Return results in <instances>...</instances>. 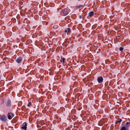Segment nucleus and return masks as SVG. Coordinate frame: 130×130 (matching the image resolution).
Wrapping results in <instances>:
<instances>
[{
    "label": "nucleus",
    "instance_id": "nucleus-1",
    "mask_svg": "<svg viewBox=\"0 0 130 130\" xmlns=\"http://www.w3.org/2000/svg\"><path fill=\"white\" fill-rule=\"evenodd\" d=\"M68 14V11L67 10V9H64L62 10L60 12V15L62 16H66Z\"/></svg>",
    "mask_w": 130,
    "mask_h": 130
},
{
    "label": "nucleus",
    "instance_id": "nucleus-2",
    "mask_svg": "<svg viewBox=\"0 0 130 130\" xmlns=\"http://www.w3.org/2000/svg\"><path fill=\"white\" fill-rule=\"evenodd\" d=\"M7 116L9 119L11 120L12 118L14 116V115L11 112H9L7 114Z\"/></svg>",
    "mask_w": 130,
    "mask_h": 130
},
{
    "label": "nucleus",
    "instance_id": "nucleus-3",
    "mask_svg": "<svg viewBox=\"0 0 130 130\" xmlns=\"http://www.w3.org/2000/svg\"><path fill=\"white\" fill-rule=\"evenodd\" d=\"M0 120L3 121L5 122L7 121V119L6 116L2 115L0 117Z\"/></svg>",
    "mask_w": 130,
    "mask_h": 130
},
{
    "label": "nucleus",
    "instance_id": "nucleus-4",
    "mask_svg": "<svg viewBox=\"0 0 130 130\" xmlns=\"http://www.w3.org/2000/svg\"><path fill=\"white\" fill-rule=\"evenodd\" d=\"M27 124L26 122H24L23 124V126L22 127V129L26 130L27 128Z\"/></svg>",
    "mask_w": 130,
    "mask_h": 130
},
{
    "label": "nucleus",
    "instance_id": "nucleus-5",
    "mask_svg": "<svg viewBox=\"0 0 130 130\" xmlns=\"http://www.w3.org/2000/svg\"><path fill=\"white\" fill-rule=\"evenodd\" d=\"M103 78L102 76H100L99 77L97 78V80L98 82L99 83L102 82L103 81Z\"/></svg>",
    "mask_w": 130,
    "mask_h": 130
},
{
    "label": "nucleus",
    "instance_id": "nucleus-6",
    "mask_svg": "<svg viewBox=\"0 0 130 130\" xmlns=\"http://www.w3.org/2000/svg\"><path fill=\"white\" fill-rule=\"evenodd\" d=\"M11 105V101L10 100H9L7 103L6 106L7 107H9Z\"/></svg>",
    "mask_w": 130,
    "mask_h": 130
},
{
    "label": "nucleus",
    "instance_id": "nucleus-7",
    "mask_svg": "<svg viewBox=\"0 0 130 130\" xmlns=\"http://www.w3.org/2000/svg\"><path fill=\"white\" fill-rule=\"evenodd\" d=\"M22 60V58L21 57H19L16 60V62L18 63H20Z\"/></svg>",
    "mask_w": 130,
    "mask_h": 130
},
{
    "label": "nucleus",
    "instance_id": "nucleus-8",
    "mask_svg": "<svg viewBox=\"0 0 130 130\" xmlns=\"http://www.w3.org/2000/svg\"><path fill=\"white\" fill-rule=\"evenodd\" d=\"M65 61V58H62V57H61V59L60 60V61L61 62L63 63H64Z\"/></svg>",
    "mask_w": 130,
    "mask_h": 130
},
{
    "label": "nucleus",
    "instance_id": "nucleus-9",
    "mask_svg": "<svg viewBox=\"0 0 130 130\" xmlns=\"http://www.w3.org/2000/svg\"><path fill=\"white\" fill-rule=\"evenodd\" d=\"M94 14V12L93 11H91L89 13V15L90 17H91L93 16Z\"/></svg>",
    "mask_w": 130,
    "mask_h": 130
},
{
    "label": "nucleus",
    "instance_id": "nucleus-10",
    "mask_svg": "<svg viewBox=\"0 0 130 130\" xmlns=\"http://www.w3.org/2000/svg\"><path fill=\"white\" fill-rule=\"evenodd\" d=\"M130 126V125H128V122H127L126 123L125 125V127H126V128H127L128 127H129Z\"/></svg>",
    "mask_w": 130,
    "mask_h": 130
},
{
    "label": "nucleus",
    "instance_id": "nucleus-11",
    "mask_svg": "<svg viewBox=\"0 0 130 130\" xmlns=\"http://www.w3.org/2000/svg\"><path fill=\"white\" fill-rule=\"evenodd\" d=\"M70 29L69 28H68L67 29L65 30H64V32H69L70 31Z\"/></svg>",
    "mask_w": 130,
    "mask_h": 130
},
{
    "label": "nucleus",
    "instance_id": "nucleus-12",
    "mask_svg": "<svg viewBox=\"0 0 130 130\" xmlns=\"http://www.w3.org/2000/svg\"><path fill=\"white\" fill-rule=\"evenodd\" d=\"M122 121V120L121 119H120L119 120H117V121L116 122V124H117L118 123H120Z\"/></svg>",
    "mask_w": 130,
    "mask_h": 130
},
{
    "label": "nucleus",
    "instance_id": "nucleus-13",
    "mask_svg": "<svg viewBox=\"0 0 130 130\" xmlns=\"http://www.w3.org/2000/svg\"><path fill=\"white\" fill-rule=\"evenodd\" d=\"M31 106V103L30 102H29L28 103V104H27V106L28 107H30Z\"/></svg>",
    "mask_w": 130,
    "mask_h": 130
},
{
    "label": "nucleus",
    "instance_id": "nucleus-14",
    "mask_svg": "<svg viewBox=\"0 0 130 130\" xmlns=\"http://www.w3.org/2000/svg\"><path fill=\"white\" fill-rule=\"evenodd\" d=\"M126 129L127 128H126V127L124 126L121 128V130H126Z\"/></svg>",
    "mask_w": 130,
    "mask_h": 130
},
{
    "label": "nucleus",
    "instance_id": "nucleus-15",
    "mask_svg": "<svg viewBox=\"0 0 130 130\" xmlns=\"http://www.w3.org/2000/svg\"><path fill=\"white\" fill-rule=\"evenodd\" d=\"M82 5H79V6H77L76 7V8H77L79 9L81 8L82 7Z\"/></svg>",
    "mask_w": 130,
    "mask_h": 130
},
{
    "label": "nucleus",
    "instance_id": "nucleus-16",
    "mask_svg": "<svg viewBox=\"0 0 130 130\" xmlns=\"http://www.w3.org/2000/svg\"><path fill=\"white\" fill-rule=\"evenodd\" d=\"M119 50H120V51H122V50H123V48L122 47H120V48Z\"/></svg>",
    "mask_w": 130,
    "mask_h": 130
},
{
    "label": "nucleus",
    "instance_id": "nucleus-17",
    "mask_svg": "<svg viewBox=\"0 0 130 130\" xmlns=\"http://www.w3.org/2000/svg\"><path fill=\"white\" fill-rule=\"evenodd\" d=\"M128 124L130 126V122H128Z\"/></svg>",
    "mask_w": 130,
    "mask_h": 130
},
{
    "label": "nucleus",
    "instance_id": "nucleus-18",
    "mask_svg": "<svg viewBox=\"0 0 130 130\" xmlns=\"http://www.w3.org/2000/svg\"><path fill=\"white\" fill-rule=\"evenodd\" d=\"M80 18H81V16L80 17Z\"/></svg>",
    "mask_w": 130,
    "mask_h": 130
}]
</instances>
